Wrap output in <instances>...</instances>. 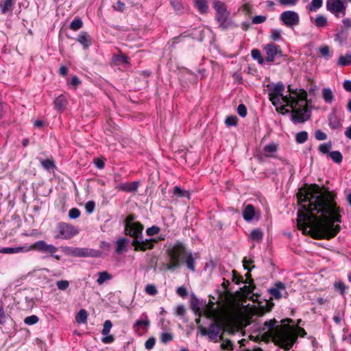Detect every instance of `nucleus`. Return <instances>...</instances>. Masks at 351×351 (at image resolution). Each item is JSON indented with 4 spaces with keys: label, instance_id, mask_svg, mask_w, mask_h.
<instances>
[{
    "label": "nucleus",
    "instance_id": "nucleus-8",
    "mask_svg": "<svg viewBox=\"0 0 351 351\" xmlns=\"http://www.w3.org/2000/svg\"><path fill=\"white\" fill-rule=\"evenodd\" d=\"M57 229L58 234L56 239H69L78 234L77 230L73 226L66 223H59Z\"/></svg>",
    "mask_w": 351,
    "mask_h": 351
},
{
    "label": "nucleus",
    "instance_id": "nucleus-4",
    "mask_svg": "<svg viewBox=\"0 0 351 351\" xmlns=\"http://www.w3.org/2000/svg\"><path fill=\"white\" fill-rule=\"evenodd\" d=\"M167 254L169 259V263L166 265L167 269L173 271L177 269L180 267L181 261L184 259L187 267L192 271H195L196 257L186 250L183 243L178 241L170 244L167 250Z\"/></svg>",
    "mask_w": 351,
    "mask_h": 351
},
{
    "label": "nucleus",
    "instance_id": "nucleus-57",
    "mask_svg": "<svg viewBox=\"0 0 351 351\" xmlns=\"http://www.w3.org/2000/svg\"><path fill=\"white\" fill-rule=\"evenodd\" d=\"M271 38L273 40H279L281 38V31L279 29H272Z\"/></svg>",
    "mask_w": 351,
    "mask_h": 351
},
{
    "label": "nucleus",
    "instance_id": "nucleus-31",
    "mask_svg": "<svg viewBox=\"0 0 351 351\" xmlns=\"http://www.w3.org/2000/svg\"><path fill=\"white\" fill-rule=\"evenodd\" d=\"M170 3L173 8L175 12L178 14H181L184 12V8L183 5L177 0H169Z\"/></svg>",
    "mask_w": 351,
    "mask_h": 351
},
{
    "label": "nucleus",
    "instance_id": "nucleus-44",
    "mask_svg": "<svg viewBox=\"0 0 351 351\" xmlns=\"http://www.w3.org/2000/svg\"><path fill=\"white\" fill-rule=\"evenodd\" d=\"M173 194L178 197H189V193L178 186L174 187Z\"/></svg>",
    "mask_w": 351,
    "mask_h": 351
},
{
    "label": "nucleus",
    "instance_id": "nucleus-38",
    "mask_svg": "<svg viewBox=\"0 0 351 351\" xmlns=\"http://www.w3.org/2000/svg\"><path fill=\"white\" fill-rule=\"evenodd\" d=\"M329 125L332 129L338 128L341 125L340 121L334 114L329 117Z\"/></svg>",
    "mask_w": 351,
    "mask_h": 351
},
{
    "label": "nucleus",
    "instance_id": "nucleus-13",
    "mask_svg": "<svg viewBox=\"0 0 351 351\" xmlns=\"http://www.w3.org/2000/svg\"><path fill=\"white\" fill-rule=\"evenodd\" d=\"M150 324L149 320L145 314H143L140 319L136 321L133 326L134 332L141 335L142 332L147 331Z\"/></svg>",
    "mask_w": 351,
    "mask_h": 351
},
{
    "label": "nucleus",
    "instance_id": "nucleus-32",
    "mask_svg": "<svg viewBox=\"0 0 351 351\" xmlns=\"http://www.w3.org/2000/svg\"><path fill=\"white\" fill-rule=\"evenodd\" d=\"M308 133L306 131H302L296 134L295 141L299 144L305 143L308 139Z\"/></svg>",
    "mask_w": 351,
    "mask_h": 351
},
{
    "label": "nucleus",
    "instance_id": "nucleus-50",
    "mask_svg": "<svg viewBox=\"0 0 351 351\" xmlns=\"http://www.w3.org/2000/svg\"><path fill=\"white\" fill-rule=\"evenodd\" d=\"M114 61L119 64H128V58L124 55H119L114 57Z\"/></svg>",
    "mask_w": 351,
    "mask_h": 351
},
{
    "label": "nucleus",
    "instance_id": "nucleus-14",
    "mask_svg": "<svg viewBox=\"0 0 351 351\" xmlns=\"http://www.w3.org/2000/svg\"><path fill=\"white\" fill-rule=\"evenodd\" d=\"M156 241L154 239H145L143 240L142 236L139 238L134 239L132 245L135 250L145 251L147 249H152L154 247L153 242Z\"/></svg>",
    "mask_w": 351,
    "mask_h": 351
},
{
    "label": "nucleus",
    "instance_id": "nucleus-59",
    "mask_svg": "<svg viewBox=\"0 0 351 351\" xmlns=\"http://www.w3.org/2000/svg\"><path fill=\"white\" fill-rule=\"evenodd\" d=\"M221 347L223 350H231L233 349V344L231 341H224L221 344Z\"/></svg>",
    "mask_w": 351,
    "mask_h": 351
},
{
    "label": "nucleus",
    "instance_id": "nucleus-45",
    "mask_svg": "<svg viewBox=\"0 0 351 351\" xmlns=\"http://www.w3.org/2000/svg\"><path fill=\"white\" fill-rule=\"evenodd\" d=\"M332 147L331 143H322L319 146V151L322 154H328Z\"/></svg>",
    "mask_w": 351,
    "mask_h": 351
},
{
    "label": "nucleus",
    "instance_id": "nucleus-58",
    "mask_svg": "<svg viewBox=\"0 0 351 351\" xmlns=\"http://www.w3.org/2000/svg\"><path fill=\"white\" fill-rule=\"evenodd\" d=\"M278 2L285 6H293L299 0H278Z\"/></svg>",
    "mask_w": 351,
    "mask_h": 351
},
{
    "label": "nucleus",
    "instance_id": "nucleus-35",
    "mask_svg": "<svg viewBox=\"0 0 351 351\" xmlns=\"http://www.w3.org/2000/svg\"><path fill=\"white\" fill-rule=\"evenodd\" d=\"M145 291L149 295H156L158 294V291L157 287L154 284H148L145 287Z\"/></svg>",
    "mask_w": 351,
    "mask_h": 351
},
{
    "label": "nucleus",
    "instance_id": "nucleus-61",
    "mask_svg": "<svg viewBox=\"0 0 351 351\" xmlns=\"http://www.w3.org/2000/svg\"><path fill=\"white\" fill-rule=\"evenodd\" d=\"M176 293L182 298L186 297L188 294L187 290L184 286L179 287L176 290Z\"/></svg>",
    "mask_w": 351,
    "mask_h": 351
},
{
    "label": "nucleus",
    "instance_id": "nucleus-18",
    "mask_svg": "<svg viewBox=\"0 0 351 351\" xmlns=\"http://www.w3.org/2000/svg\"><path fill=\"white\" fill-rule=\"evenodd\" d=\"M278 149V145L272 142L264 147L263 154L267 158H274Z\"/></svg>",
    "mask_w": 351,
    "mask_h": 351
},
{
    "label": "nucleus",
    "instance_id": "nucleus-2",
    "mask_svg": "<svg viewBox=\"0 0 351 351\" xmlns=\"http://www.w3.org/2000/svg\"><path fill=\"white\" fill-rule=\"evenodd\" d=\"M269 100L276 107L289 106L292 110V119L295 123H302L308 119L310 115L307 111L306 93L302 90L300 93L291 90L290 94L284 95L285 86L282 83L267 84Z\"/></svg>",
    "mask_w": 351,
    "mask_h": 351
},
{
    "label": "nucleus",
    "instance_id": "nucleus-7",
    "mask_svg": "<svg viewBox=\"0 0 351 351\" xmlns=\"http://www.w3.org/2000/svg\"><path fill=\"white\" fill-rule=\"evenodd\" d=\"M29 247H31V251L35 250L42 253H49L58 261L61 258L60 255L55 254L58 251V248L51 244L47 243L44 241H38L34 244L29 245Z\"/></svg>",
    "mask_w": 351,
    "mask_h": 351
},
{
    "label": "nucleus",
    "instance_id": "nucleus-43",
    "mask_svg": "<svg viewBox=\"0 0 351 351\" xmlns=\"http://www.w3.org/2000/svg\"><path fill=\"white\" fill-rule=\"evenodd\" d=\"M56 286L60 291H65L69 287V282L66 280H62L56 282Z\"/></svg>",
    "mask_w": 351,
    "mask_h": 351
},
{
    "label": "nucleus",
    "instance_id": "nucleus-22",
    "mask_svg": "<svg viewBox=\"0 0 351 351\" xmlns=\"http://www.w3.org/2000/svg\"><path fill=\"white\" fill-rule=\"evenodd\" d=\"M255 215L254 208L252 205L248 204L245 206L243 211V217L247 221H250L253 219Z\"/></svg>",
    "mask_w": 351,
    "mask_h": 351
},
{
    "label": "nucleus",
    "instance_id": "nucleus-27",
    "mask_svg": "<svg viewBox=\"0 0 351 351\" xmlns=\"http://www.w3.org/2000/svg\"><path fill=\"white\" fill-rule=\"evenodd\" d=\"M127 242L128 239L125 238L119 239L116 242V252L117 254H120L125 250Z\"/></svg>",
    "mask_w": 351,
    "mask_h": 351
},
{
    "label": "nucleus",
    "instance_id": "nucleus-21",
    "mask_svg": "<svg viewBox=\"0 0 351 351\" xmlns=\"http://www.w3.org/2000/svg\"><path fill=\"white\" fill-rule=\"evenodd\" d=\"M310 20L318 28L324 27L328 25V19L324 15H317L315 18L311 17Z\"/></svg>",
    "mask_w": 351,
    "mask_h": 351
},
{
    "label": "nucleus",
    "instance_id": "nucleus-24",
    "mask_svg": "<svg viewBox=\"0 0 351 351\" xmlns=\"http://www.w3.org/2000/svg\"><path fill=\"white\" fill-rule=\"evenodd\" d=\"M14 4V0H3V2L0 4L2 13L5 14L9 11H12Z\"/></svg>",
    "mask_w": 351,
    "mask_h": 351
},
{
    "label": "nucleus",
    "instance_id": "nucleus-48",
    "mask_svg": "<svg viewBox=\"0 0 351 351\" xmlns=\"http://www.w3.org/2000/svg\"><path fill=\"white\" fill-rule=\"evenodd\" d=\"M43 167L46 170L52 169L54 167V163L49 159L45 160L41 162Z\"/></svg>",
    "mask_w": 351,
    "mask_h": 351
},
{
    "label": "nucleus",
    "instance_id": "nucleus-15",
    "mask_svg": "<svg viewBox=\"0 0 351 351\" xmlns=\"http://www.w3.org/2000/svg\"><path fill=\"white\" fill-rule=\"evenodd\" d=\"M269 293L273 298L276 300H279L287 295L285 285L281 282L276 283L274 286L269 289Z\"/></svg>",
    "mask_w": 351,
    "mask_h": 351
},
{
    "label": "nucleus",
    "instance_id": "nucleus-10",
    "mask_svg": "<svg viewBox=\"0 0 351 351\" xmlns=\"http://www.w3.org/2000/svg\"><path fill=\"white\" fill-rule=\"evenodd\" d=\"M282 22L289 27L297 26L300 23L299 14L294 11L287 10L282 12L280 16Z\"/></svg>",
    "mask_w": 351,
    "mask_h": 351
},
{
    "label": "nucleus",
    "instance_id": "nucleus-26",
    "mask_svg": "<svg viewBox=\"0 0 351 351\" xmlns=\"http://www.w3.org/2000/svg\"><path fill=\"white\" fill-rule=\"evenodd\" d=\"M322 97L326 103L331 104L334 99L332 91L329 88H324L322 90Z\"/></svg>",
    "mask_w": 351,
    "mask_h": 351
},
{
    "label": "nucleus",
    "instance_id": "nucleus-1",
    "mask_svg": "<svg viewBox=\"0 0 351 351\" xmlns=\"http://www.w3.org/2000/svg\"><path fill=\"white\" fill-rule=\"evenodd\" d=\"M301 206L298 211L297 226L304 234L313 239H331L340 230L339 209L329 192H324L317 185H313L297 194Z\"/></svg>",
    "mask_w": 351,
    "mask_h": 351
},
{
    "label": "nucleus",
    "instance_id": "nucleus-12",
    "mask_svg": "<svg viewBox=\"0 0 351 351\" xmlns=\"http://www.w3.org/2000/svg\"><path fill=\"white\" fill-rule=\"evenodd\" d=\"M225 324L221 321H216L212 323L208 329V338L210 341L217 339L222 329L225 330Z\"/></svg>",
    "mask_w": 351,
    "mask_h": 351
},
{
    "label": "nucleus",
    "instance_id": "nucleus-23",
    "mask_svg": "<svg viewBox=\"0 0 351 351\" xmlns=\"http://www.w3.org/2000/svg\"><path fill=\"white\" fill-rule=\"evenodd\" d=\"M97 275H98V278L97 279V283L99 285H101L105 282H106L108 280H110L112 278V275L106 271H100L97 274Z\"/></svg>",
    "mask_w": 351,
    "mask_h": 351
},
{
    "label": "nucleus",
    "instance_id": "nucleus-29",
    "mask_svg": "<svg viewBox=\"0 0 351 351\" xmlns=\"http://www.w3.org/2000/svg\"><path fill=\"white\" fill-rule=\"evenodd\" d=\"M75 320L79 324H85L87 321V312L85 309H81L75 316Z\"/></svg>",
    "mask_w": 351,
    "mask_h": 351
},
{
    "label": "nucleus",
    "instance_id": "nucleus-40",
    "mask_svg": "<svg viewBox=\"0 0 351 351\" xmlns=\"http://www.w3.org/2000/svg\"><path fill=\"white\" fill-rule=\"evenodd\" d=\"M39 321L37 315H32L25 318L24 323L28 326L34 325Z\"/></svg>",
    "mask_w": 351,
    "mask_h": 351
},
{
    "label": "nucleus",
    "instance_id": "nucleus-56",
    "mask_svg": "<svg viewBox=\"0 0 351 351\" xmlns=\"http://www.w3.org/2000/svg\"><path fill=\"white\" fill-rule=\"evenodd\" d=\"M237 112L241 117H245L247 114V108L244 104H239L237 107Z\"/></svg>",
    "mask_w": 351,
    "mask_h": 351
},
{
    "label": "nucleus",
    "instance_id": "nucleus-49",
    "mask_svg": "<svg viewBox=\"0 0 351 351\" xmlns=\"http://www.w3.org/2000/svg\"><path fill=\"white\" fill-rule=\"evenodd\" d=\"M267 20V17L263 15L255 16L252 18V21L254 24H261Z\"/></svg>",
    "mask_w": 351,
    "mask_h": 351
},
{
    "label": "nucleus",
    "instance_id": "nucleus-6",
    "mask_svg": "<svg viewBox=\"0 0 351 351\" xmlns=\"http://www.w3.org/2000/svg\"><path fill=\"white\" fill-rule=\"evenodd\" d=\"M134 215H130L126 217L125 229L127 233L135 239L142 236L143 226L140 222L134 221Z\"/></svg>",
    "mask_w": 351,
    "mask_h": 351
},
{
    "label": "nucleus",
    "instance_id": "nucleus-51",
    "mask_svg": "<svg viewBox=\"0 0 351 351\" xmlns=\"http://www.w3.org/2000/svg\"><path fill=\"white\" fill-rule=\"evenodd\" d=\"M159 232H160V228L155 226L148 228L146 230V233L148 236H154V235L159 233Z\"/></svg>",
    "mask_w": 351,
    "mask_h": 351
},
{
    "label": "nucleus",
    "instance_id": "nucleus-41",
    "mask_svg": "<svg viewBox=\"0 0 351 351\" xmlns=\"http://www.w3.org/2000/svg\"><path fill=\"white\" fill-rule=\"evenodd\" d=\"M82 21L80 19H75L70 24L72 30L77 31L82 27Z\"/></svg>",
    "mask_w": 351,
    "mask_h": 351
},
{
    "label": "nucleus",
    "instance_id": "nucleus-47",
    "mask_svg": "<svg viewBox=\"0 0 351 351\" xmlns=\"http://www.w3.org/2000/svg\"><path fill=\"white\" fill-rule=\"evenodd\" d=\"M80 213H81L78 208H73L69 211V217L70 219H75L80 217Z\"/></svg>",
    "mask_w": 351,
    "mask_h": 351
},
{
    "label": "nucleus",
    "instance_id": "nucleus-30",
    "mask_svg": "<svg viewBox=\"0 0 351 351\" xmlns=\"http://www.w3.org/2000/svg\"><path fill=\"white\" fill-rule=\"evenodd\" d=\"M322 0H312L308 4V8L311 12H316L319 8L322 6Z\"/></svg>",
    "mask_w": 351,
    "mask_h": 351
},
{
    "label": "nucleus",
    "instance_id": "nucleus-53",
    "mask_svg": "<svg viewBox=\"0 0 351 351\" xmlns=\"http://www.w3.org/2000/svg\"><path fill=\"white\" fill-rule=\"evenodd\" d=\"M315 137L318 141H324L327 138V135L320 130H317L315 132Z\"/></svg>",
    "mask_w": 351,
    "mask_h": 351
},
{
    "label": "nucleus",
    "instance_id": "nucleus-46",
    "mask_svg": "<svg viewBox=\"0 0 351 351\" xmlns=\"http://www.w3.org/2000/svg\"><path fill=\"white\" fill-rule=\"evenodd\" d=\"M173 339V335L170 332H162L160 335V341L163 343H167Z\"/></svg>",
    "mask_w": 351,
    "mask_h": 351
},
{
    "label": "nucleus",
    "instance_id": "nucleus-36",
    "mask_svg": "<svg viewBox=\"0 0 351 351\" xmlns=\"http://www.w3.org/2000/svg\"><path fill=\"white\" fill-rule=\"evenodd\" d=\"M252 57L254 60L258 61V62L261 64H263L264 62V59L262 57L261 51L258 49H254L251 51Z\"/></svg>",
    "mask_w": 351,
    "mask_h": 351
},
{
    "label": "nucleus",
    "instance_id": "nucleus-19",
    "mask_svg": "<svg viewBox=\"0 0 351 351\" xmlns=\"http://www.w3.org/2000/svg\"><path fill=\"white\" fill-rule=\"evenodd\" d=\"M77 41L79 42L84 49H87L91 45V38L90 35L86 32H82L78 37Z\"/></svg>",
    "mask_w": 351,
    "mask_h": 351
},
{
    "label": "nucleus",
    "instance_id": "nucleus-11",
    "mask_svg": "<svg viewBox=\"0 0 351 351\" xmlns=\"http://www.w3.org/2000/svg\"><path fill=\"white\" fill-rule=\"evenodd\" d=\"M71 254L76 257H99L101 256V252L86 247H75L71 251Z\"/></svg>",
    "mask_w": 351,
    "mask_h": 351
},
{
    "label": "nucleus",
    "instance_id": "nucleus-64",
    "mask_svg": "<svg viewBox=\"0 0 351 351\" xmlns=\"http://www.w3.org/2000/svg\"><path fill=\"white\" fill-rule=\"evenodd\" d=\"M335 287L337 289L339 290L341 294H343L345 292L346 287L344 284L341 282H338L335 283Z\"/></svg>",
    "mask_w": 351,
    "mask_h": 351
},
{
    "label": "nucleus",
    "instance_id": "nucleus-3",
    "mask_svg": "<svg viewBox=\"0 0 351 351\" xmlns=\"http://www.w3.org/2000/svg\"><path fill=\"white\" fill-rule=\"evenodd\" d=\"M275 320H269L265 323L268 328V332L276 345L286 350H289L298 338L294 328L289 325L282 324L276 326Z\"/></svg>",
    "mask_w": 351,
    "mask_h": 351
},
{
    "label": "nucleus",
    "instance_id": "nucleus-54",
    "mask_svg": "<svg viewBox=\"0 0 351 351\" xmlns=\"http://www.w3.org/2000/svg\"><path fill=\"white\" fill-rule=\"evenodd\" d=\"M95 207V204L93 201H88L86 203L85 209L86 211L89 214L92 213L94 211Z\"/></svg>",
    "mask_w": 351,
    "mask_h": 351
},
{
    "label": "nucleus",
    "instance_id": "nucleus-9",
    "mask_svg": "<svg viewBox=\"0 0 351 351\" xmlns=\"http://www.w3.org/2000/svg\"><path fill=\"white\" fill-rule=\"evenodd\" d=\"M326 9L338 18L344 16L346 13V6L343 0H327Z\"/></svg>",
    "mask_w": 351,
    "mask_h": 351
},
{
    "label": "nucleus",
    "instance_id": "nucleus-34",
    "mask_svg": "<svg viewBox=\"0 0 351 351\" xmlns=\"http://www.w3.org/2000/svg\"><path fill=\"white\" fill-rule=\"evenodd\" d=\"M195 5L201 13H206L208 10V5L206 0H196Z\"/></svg>",
    "mask_w": 351,
    "mask_h": 351
},
{
    "label": "nucleus",
    "instance_id": "nucleus-28",
    "mask_svg": "<svg viewBox=\"0 0 351 351\" xmlns=\"http://www.w3.org/2000/svg\"><path fill=\"white\" fill-rule=\"evenodd\" d=\"M351 64V53L346 56H341L338 60V65L341 66H348Z\"/></svg>",
    "mask_w": 351,
    "mask_h": 351
},
{
    "label": "nucleus",
    "instance_id": "nucleus-39",
    "mask_svg": "<svg viewBox=\"0 0 351 351\" xmlns=\"http://www.w3.org/2000/svg\"><path fill=\"white\" fill-rule=\"evenodd\" d=\"M112 327V324L110 320H106L104 323L101 334L103 335H108Z\"/></svg>",
    "mask_w": 351,
    "mask_h": 351
},
{
    "label": "nucleus",
    "instance_id": "nucleus-16",
    "mask_svg": "<svg viewBox=\"0 0 351 351\" xmlns=\"http://www.w3.org/2000/svg\"><path fill=\"white\" fill-rule=\"evenodd\" d=\"M265 50L267 54L266 60L269 62L274 61L278 53L280 52L278 47L274 43L267 45L265 47Z\"/></svg>",
    "mask_w": 351,
    "mask_h": 351
},
{
    "label": "nucleus",
    "instance_id": "nucleus-60",
    "mask_svg": "<svg viewBox=\"0 0 351 351\" xmlns=\"http://www.w3.org/2000/svg\"><path fill=\"white\" fill-rule=\"evenodd\" d=\"M232 281L237 285L240 284L241 282H243V278L241 276H237L235 270H232Z\"/></svg>",
    "mask_w": 351,
    "mask_h": 351
},
{
    "label": "nucleus",
    "instance_id": "nucleus-33",
    "mask_svg": "<svg viewBox=\"0 0 351 351\" xmlns=\"http://www.w3.org/2000/svg\"><path fill=\"white\" fill-rule=\"evenodd\" d=\"M329 157L335 163H340L343 160V156L339 151H333L329 153Z\"/></svg>",
    "mask_w": 351,
    "mask_h": 351
},
{
    "label": "nucleus",
    "instance_id": "nucleus-42",
    "mask_svg": "<svg viewBox=\"0 0 351 351\" xmlns=\"http://www.w3.org/2000/svg\"><path fill=\"white\" fill-rule=\"evenodd\" d=\"M240 290L244 297H249L253 292V289L251 285H245L242 288H240Z\"/></svg>",
    "mask_w": 351,
    "mask_h": 351
},
{
    "label": "nucleus",
    "instance_id": "nucleus-63",
    "mask_svg": "<svg viewBox=\"0 0 351 351\" xmlns=\"http://www.w3.org/2000/svg\"><path fill=\"white\" fill-rule=\"evenodd\" d=\"M319 51L323 56L326 57L327 60L328 59L330 51H329V47L328 46L326 45V46L322 47L319 49Z\"/></svg>",
    "mask_w": 351,
    "mask_h": 351
},
{
    "label": "nucleus",
    "instance_id": "nucleus-25",
    "mask_svg": "<svg viewBox=\"0 0 351 351\" xmlns=\"http://www.w3.org/2000/svg\"><path fill=\"white\" fill-rule=\"evenodd\" d=\"M66 105V101L63 95H60L54 100V106L57 110H62Z\"/></svg>",
    "mask_w": 351,
    "mask_h": 351
},
{
    "label": "nucleus",
    "instance_id": "nucleus-20",
    "mask_svg": "<svg viewBox=\"0 0 351 351\" xmlns=\"http://www.w3.org/2000/svg\"><path fill=\"white\" fill-rule=\"evenodd\" d=\"M138 182L123 183L119 185L118 189L125 192H135L138 187Z\"/></svg>",
    "mask_w": 351,
    "mask_h": 351
},
{
    "label": "nucleus",
    "instance_id": "nucleus-17",
    "mask_svg": "<svg viewBox=\"0 0 351 351\" xmlns=\"http://www.w3.org/2000/svg\"><path fill=\"white\" fill-rule=\"evenodd\" d=\"M31 251V247L29 245H24L21 247H4L0 252L3 254H18L24 253Z\"/></svg>",
    "mask_w": 351,
    "mask_h": 351
},
{
    "label": "nucleus",
    "instance_id": "nucleus-37",
    "mask_svg": "<svg viewBox=\"0 0 351 351\" xmlns=\"http://www.w3.org/2000/svg\"><path fill=\"white\" fill-rule=\"evenodd\" d=\"M250 237L253 241H260L263 239V232L259 229L253 230L250 233Z\"/></svg>",
    "mask_w": 351,
    "mask_h": 351
},
{
    "label": "nucleus",
    "instance_id": "nucleus-55",
    "mask_svg": "<svg viewBox=\"0 0 351 351\" xmlns=\"http://www.w3.org/2000/svg\"><path fill=\"white\" fill-rule=\"evenodd\" d=\"M226 124L228 126H234L237 123V118L235 116L228 117L226 119Z\"/></svg>",
    "mask_w": 351,
    "mask_h": 351
},
{
    "label": "nucleus",
    "instance_id": "nucleus-62",
    "mask_svg": "<svg viewBox=\"0 0 351 351\" xmlns=\"http://www.w3.org/2000/svg\"><path fill=\"white\" fill-rule=\"evenodd\" d=\"M114 336L112 335H105V337H102L101 339V341L104 343H111L114 341Z\"/></svg>",
    "mask_w": 351,
    "mask_h": 351
},
{
    "label": "nucleus",
    "instance_id": "nucleus-5",
    "mask_svg": "<svg viewBox=\"0 0 351 351\" xmlns=\"http://www.w3.org/2000/svg\"><path fill=\"white\" fill-rule=\"evenodd\" d=\"M213 8L216 12L215 19L219 23V27L226 29L232 24L229 19L230 12L227 9L226 4L220 1H217L213 3Z\"/></svg>",
    "mask_w": 351,
    "mask_h": 351
},
{
    "label": "nucleus",
    "instance_id": "nucleus-52",
    "mask_svg": "<svg viewBox=\"0 0 351 351\" xmlns=\"http://www.w3.org/2000/svg\"><path fill=\"white\" fill-rule=\"evenodd\" d=\"M156 343V339L154 337H150L149 338L145 343V347L147 350H152Z\"/></svg>",
    "mask_w": 351,
    "mask_h": 351
}]
</instances>
